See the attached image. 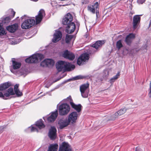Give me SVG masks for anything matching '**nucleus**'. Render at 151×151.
<instances>
[{
  "label": "nucleus",
  "mask_w": 151,
  "mask_h": 151,
  "mask_svg": "<svg viewBox=\"0 0 151 151\" xmlns=\"http://www.w3.org/2000/svg\"><path fill=\"white\" fill-rule=\"evenodd\" d=\"M44 58V55L41 54L37 53L32 55L31 56L26 58L25 61L28 63H37L39 60L40 61Z\"/></svg>",
  "instance_id": "f257e3e1"
},
{
  "label": "nucleus",
  "mask_w": 151,
  "mask_h": 151,
  "mask_svg": "<svg viewBox=\"0 0 151 151\" xmlns=\"http://www.w3.org/2000/svg\"><path fill=\"white\" fill-rule=\"evenodd\" d=\"M70 110V106L66 104H63L59 106V113L60 115L63 116L67 115Z\"/></svg>",
  "instance_id": "f03ea898"
},
{
  "label": "nucleus",
  "mask_w": 151,
  "mask_h": 151,
  "mask_svg": "<svg viewBox=\"0 0 151 151\" xmlns=\"http://www.w3.org/2000/svg\"><path fill=\"white\" fill-rule=\"evenodd\" d=\"M99 7V4L98 2H96L93 4L89 5L88 7V10L93 14L95 13V11L96 10V18H99V13L97 9Z\"/></svg>",
  "instance_id": "7ed1b4c3"
},
{
  "label": "nucleus",
  "mask_w": 151,
  "mask_h": 151,
  "mask_svg": "<svg viewBox=\"0 0 151 151\" xmlns=\"http://www.w3.org/2000/svg\"><path fill=\"white\" fill-rule=\"evenodd\" d=\"M35 23V19H26L21 24V27L23 29H27L31 27Z\"/></svg>",
  "instance_id": "20e7f679"
},
{
  "label": "nucleus",
  "mask_w": 151,
  "mask_h": 151,
  "mask_svg": "<svg viewBox=\"0 0 151 151\" xmlns=\"http://www.w3.org/2000/svg\"><path fill=\"white\" fill-rule=\"evenodd\" d=\"M89 58V55L87 53L82 54L78 58L77 60V64L80 65H82L83 62H85Z\"/></svg>",
  "instance_id": "39448f33"
},
{
  "label": "nucleus",
  "mask_w": 151,
  "mask_h": 151,
  "mask_svg": "<svg viewBox=\"0 0 151 151\" xmlns=\"http://www.w3.org/2000/svg\"><path fill=\"white\" fill-rule=\"evenodd\" d=\"M62 56L64 58L68 59L70 60H73L75 58V55L72 52L66 50L63 52Z\"/></svg>",
  "instance_id": "423d86ee"
},
{
  "label": "nucleus",
  "mask_w": 151,
  "mask_h": 151,
  "mask_svg": "<svg viewBox=\"0 0 151 151\" xmlns=\"http://www.w3.org/2000/svg\"><path fill=\"white\" fill-rule=\"evenodd\" d=\"M89 84L87 83L81 85L80 86V91L82 96L83 98H87L88 96V93L86 92L85 91L89 87Z\"/></svg>",
  "instance_id": "0eeeda50"
},
{
  "label": "nucleus",
  "mask_w": 151,
  "mask_h": 151,
  "mask_svg": "<svg viewBox=\"0 0 151 151\" xmlns=\"http://www.w3.org/2000/svg\"><path fill=\"white\" fill-rule=\"evenodd\" d=\"M78 117V114L76 112L74 111L69 114L68 118V121L70 123L73 124L76 122Z\"/></svg>",
  "instance_id": "6e6552de"
},
{
  "label": "nucleus",
  "mask_w": 151,
  "mask_h": 151,
  "mask_svg": "<svg viewBox=\"0 0 151 151\" xmlns=\"http://www.w3.org/2000/svg\"><path fill=\"white\" fill-rule=\"evenodd\" d=\"M58 151H72V148L68 143L64 142L60 145Z\"/></svg>",
  "instance_id": "1a4fd4ad"
},
{
  "label": "nucleus",
  "mask_w": 151,
  "mask_h": 151,
  "mask_svg": "<svg viewBox=\"0 0 151 151\" xmlns=\"http://www.w3.org/2000/svg\"><path fill=\"white\" fill-rule=\"evenodd\" d=\"M48 136L51 140L55 139L57 136V130L54 126L51 127L48 133Z\"/></svg>",
  "instance_id": "9d476101"
},
{
  "label": "nucleus",
  "mask_w": 151,
  "mask_h": 151,
  "mask_svg": "<svg viewBox=\"0 0 151 151\" xmlns=\"http://www.w3.org/2000/svg\"><path fill=\"white\" fill-rule=\"evenodd\" d=\"M11 85L10 83L7 82L0 85V91H2L9 88ZM0 97L4 99V96L2 92L0 91Z\"/></svg>",
  "instance_id": "9b49d317"
},
{
  "label": "nucleus",
  "mask_w": 151,
  "mask_h": 151,
  "mask_svg": "<svg viewBox=\"0 0 151 151\" xmlns=\"http://www.w3.org/2000/svg\"><path fill=\"white\" fill-rule=\"evenodd\" d=\"M62 33L59 30H56L53 35V38L52 39L53 42L56 43L60 40L62 37Z\"/></svg>",
  "instance_id": "f8f14e48"
},
{
  "label": "nucleus",
  "mask_w": 151,
  "mask_h": 151,
  "mask_svg": "<svg viewBox=\"0 0 151 151\" xmlns=\"http://www.w3.org/2000/svg\"><path fill=\"white\" fill-rule=\"evenodd\" d=\"M76 25L73 22H70L66 27L65 32L68 34H71L75 30Z\"/></svg>",
  "instance_id": "ddd939ff"
},
{
  "label": "nucleus",
  "mask_w": 151,
  "mask_h": 151,
  "mask_svg": "<svg viewBox=\"0 0 151 151\" xmlns=\"http://www.w3.org/2000/svg\"><path fill=\"white\" fill-rule=\"evenodd\" d=\"M70 123L68 120L60 119L58 121V125L59 128L60 129H62L68 126Z\"/></svg>",
  "instance_id": "4468645a"
},
{
  "label": "nucleus",
  "mask_w": 151,
  "mask_h": 151,
  "mask_svg": "<svg viewBox=\"0 0 151 151\" xmlns=\"http://www.w3.org/2000/svg\"><path fill=\"white\" fill-rule=\"evenodd\" d=\"M135 38V35L132 33H131L126 36L125 41L128 45H130L133 40Z\"/></svg>",
  "instance_id": "2eb2a0df"
},
{
  "label": "nucleus",
  "mask_w": 151,
  "mask_h": 151,
  "mask_svg": "<svg viewBox=\"0 0 151 151\" xmlns=\"http://www.w3.org/2000/svg\"><path fill=\"white\" fill-rule=\"evenodd\" d=\"M65 62L63 61H59L56 63V68L58 72L64 70Z\"/></svg>",
  "instance_id": "dca6fc26"
},
{
  "label": "nucleus",
  "mask_w": 151,
  "mask_h": 151,
  "mask_svg": "<svg viewBox=\"0 0 151 151\" xmlns=\"http://www.w3.org/2000/svg\"><path fill=\"white\" fill-rule=\"evenodd\" d=\"M75 68L74 65H71L70 63L65 62L64 71H70L72 69H73Z\"/></svg>",
  "instance_id": "f3484780"
},
{
  "label": "nucleus",
  "mask_w": 151,
  "mask_h": 151,
  "mask_svg": "<svg viewBox=\"0 0 151 151\" xmlns=\"http://www.w3.org/2000/svg\"><path fill=\"white\" fill-rule=\"evenodd\" d=\"M18 28V25L17 24L9 26L6 28L7 30L11 33L14 32Z\"/></svg>",
  "instance_id": "a211bd4d"
},
{
  "label": "nucleus",
  "mask_w": 151,
  "mask_h": 151,
  "mask_svg": "<svg viewBox=\"0 0 151 151\" xmlns=\"http://www.w3.org/2000/svg\"><path fill=\"white\" fill-rule=\"evenodd\" d=\"M105 43L104 40H99L96 41L95 43L92 45V47L95 48L96 50Z\"/></svg>",
  "instance_id": "6ab92c4d"
},
{
  "label": "nucleus",
  "mask_w": 151,
  "mask_h": 151,
  "mask_svg": "<svg viewBox=\"0 0 151 151\" xmlns=\"http://www.w3.org/2000/svg\"><path fill=\"white\" fill-rule=\"evenodd\" d=\"M126 111V110L125 109L123 108V109H120L117 112H116L114 114L113 116H114L113 117H114V118L111 119V120H114L116 117L122 115Z\"/></svg>",
  "instance_id": "aec40b11"
},
{
  "label": "nucleus",
  "mask_w": 151,
  "mask_h": 151,
  "mask_svg": "<svg viewBox=\"0 0 151 151\" xmlns=\"http://www.w3.org/2000/svg\"><path fill=\"white\" fill-rule=\"evenodd\" d=\"M14 95V91L13 89L12 88H9L7 91H6L5 93H4L3 95L4 96H4L6 97H9L11 95Z\"/></svg>",
  "instance_id": "412c9836"
},
{
  "label": "nucleus",
  "mask_w": 151,
  "mask_h": 151,
  "mask_svg": "<svg viewBox=\"0 0 151 151\" xmlns=\"http://www.w3.org/2000/svg\"><path fill=\"white\" fill-rule=\"evenodd\" d=\"M71 106L72 108L76 110L78 112H79L81 111L82 106L81 104L76 105L73 102H71Z\"/></svg>",
  "instance_id": "4be33fe9"
},
{
  "label": "nucleus",
  "mask_w": 151,
  "mask_h": 151,
  "mask_svg": "<svg viewBox=\"0 0 151 151\" xmlns=\"http://www.w3.org/2000/svg\"><path fill=\"white\" fill-rule=\"evenodd\" d=\"M112 10L111 8H109L107 9H106L103 12L104 15L103 16V18L105 19L108 18V17L111 15L110 12Z\"/></svg>",
  "instance_id": "5701e85b"
},
{
  "label": "nucleus",
  "mask_w": 151,
  "mask_h": 151,
  "mask_svg": "<svg viewBox=\"0 0 151 151\" xmlns=\"http://www.w3.org/2000/svg\"><path fill=\"white\" fill-rule=\"evenodd\" d=\"M43 122V121L42 119H40L36 122L35 124L36 126L40 129L43 128L45 127Z\"/></svg>",
  "instance_id": "b1692460"
},
{
  "label": "nucleus",
  "mask_w": 151,
  "mask_h": 151,
  "mask_svg": "<svg viewBox=\"0 0 151 151\" xmlns=\"http://www.w3.org/2000/svg\"><path fill=\"white\" fill-rule=\"evenodd\" d=\"M58 147V145L57 144H51L49 146L48 151H57Z\"/></svg>",
  "instance_id": "393cba45"
},
{
  "label": "nucleus",
  "mask_w": 151,
  "mask_h": 151,
  "mask_svg": "<svg viewBox=\"0 0 151 151\" xmlns=\"http://www.w3.org/2000/svg\"><path fill=\"white\" fill-rule=\"evenodd\" d=\"M45 15L44 10L41 9L39 11L38 15L36 16V19H42L44 18Z\"/></svg>",
  "instance_id": "a878e982"
},
{
  "label": "nucleus",
  "mask_w": 151,
  "mask_h": 151,
  "mask_svg": "<svg viewBox=\"0 0 151 151\" xmlns=\"http://www.w3.org/2000/svg\"><path fill=\"white\" fill-rule=\"evenodd\" d=\"M12 62L13 68L14 70L20 68L21 65V63L14 60H12Z\"/></svg>",
  "instance_id": "bb28decb"
},
{
  "label": "nucleus",
  "mask_w": 151,
  "mask_h": 151,
  "mask_svg": "<svg viewBox=\"0 0 151 151\" xmlns=\"http://www.w3.org/2000/svg\"><path fill=\"white\" fill-rule=\"evenodd\" d=\"M64 18L65 19H73L76 18V16L73 13H68L64 16Z\"/></svg>",
  "instance_id": "cd10ccee"
},
{
  "label": "nucleus",
  "mask_w": 151,
  "mask_h": 151,
  "mask_svg": "<svg viewBox=\"0 0 151 151\" xmlns=\"http://www.w3.org/2000/svg\"><path fill=\"white\" fill-rule=\"evenodd\" d=\"M8 12L9 15L5 19H10L13 18L15 15V12L13 11V9H9L8 11Z\"/></svg>",
  "instance_id": "c85d7f7f"
},
{
  "label": "nucleus",
  "mask_w": 151,
  "mask_h": 151,
  "mask_svg": "<svg viewBox=\"0 0 151 151\" xmlns=\"http://www.w3.org/2000/svg\"><path fill=\"white\" fill-rule=\"evenodd\" d=\"M46 62L47 63V67H50L53 66L55 63V62L53 60L50 59H46Z\"/></svg>",
  "instance_id": "c756f323"
},
{
  "label": "nucleus",
  "mask_w": 151,
  "mask_h": 151,
  "mask_svg": "<svg viewBox=\"0 0 151 151\" xmlns=\"http://www.w3.org/2000/svg\"><path fill=\"white\" fill-rule=\"evenodd\" d=\"M140 19H133V28L134 29H136L140 22Z\"/></svg>",
  "instance_id": "7c9ffc66"
},
{
  "label": "nucleus",
  "mask_w": 151,
  "mask_h": 151,
  "mask_svg": "<svg viewBox=\"0 0 151 151\" xmlns=\"http://www.w3.org/2000/svg\"><path fill=\"white\" fill-rule=\"evenodd\" d=\"M6 34L5 30L1 24H0V36H2Z\"/></svg>",
  "instance_id": "2f4dec72"
},
{
  "label": "nucleus",
  "mask_w": 151,
  "mask_h": 151,
  "mask_svg": "<svg viewBox=\"0 0 151 151\" xmlns=\"http://www.w3.org/2000/svg\"><path fill=\"white\" fill-rule=\"evenodd\" d=\"M73 38V36L70 35H66L65 39V42L67 43H69Z\"/></svg>",
  "instance_id": "473e14b6"
},
{
  "label": "nucleus",
  "mask_w": 151,
  "mask_h": 151,
  "mask_svg": "<svg viewBox=\"0 0 151 151\" xmlns=\"http://www.w3.org/2000/svg\"><path fill=\"white\" fill-rule=\"evenodd\" d=\"M58 111L56 110L55 111L52 112L50 116L52 118H54L55 121L58 116Z\"/></svg>",
  "instance_id": "72a5a7b5"
},
{
  "label": "nucleus",
  "mask_w": 151,
  "mask_h": 151,
  "mask_svg": "<svg viewBox=\"0 0 151 151\" xmlns=\"http://www.w3.org/2000/svg\"><path fill=\"white\" fill-rule=\"evenodd\" d=\"M116 47L118 50L123 47L121 40H119L117 41L116 43Z\"/></svg>",
  "instance_id": "f704fd0d"
},
{
  "label": "nucleus",
  "mask_w": 151,
  "mask_h": 151,
  "mask_svg": "<svg viewBox=\"0 0 151 151\" xmlns=\"http://www.w3.org/2000/svg\"><path fill=\"white\" fill-rule=\"evenodd\" d=\"M120 72H119L117 74L114 76V77L111 78L110 80V82H112L115 81V80L117 79L120 76Z\"/></svg>",
  "instance_id": "c9c22d12"
},
{
  "label": "nucleus",
  "mask_w": 151,
  "mask_h": 151,
  "mask_svg": "<svg viewBox=\"0 0 151 151\" xmlns=\"http://www.w3.org/2000/svg\"><path fill=\"white\" fill-rule=\"evenodd\" d=\"M70 20H69V19H63V21L62 23L64 25H66L68 24L70 22L72 21L73 19H70Z\"/></svg>",
  "instance_id": "e433bc0d"
},
{
  "label": "nucleus",
  "mask_w": 151,
  "mask_h": 151,
  "mask_svg": "<svg viewBox=\"0 0 151 151\" xmlns=\"http://www.w3.org/2000/svg\"><path fill=\"white\" fill-rule=\"evenodd\" d=\"M46 61L45 59L42 62L40 63V65L42 67H47Z\"/></svg>",
  "instance_id": "4c0bfd02"
},
{
  "label": "nucleus",
  "mask_w": 151,
  "mask_h": 151,
  "mask_svg": "<svg viewBox=\"0 0 151 151\" xmlns=\"http://www.w3.org/2000/svg\"><path fill=\"white\" fill-rule=\"evenodd\" d=\"M47 120L49 122H52L55 121L54 118H52L50 115L48 117Z\"/></svg>",
  "instance_id": "58836bf2"
},
{
  "label": "nucleus",
  "mask_w": 151,
  "mask_h": 151,
  "mask_svg": "<svg viewBox=\"0 0 151 151\" xmlns=\"http://www.w3.org/2000/svg\"><path fill=\"white\" fill-rule=\"evenodd\" d=\"M15 93L17 96H20L22 95L23 94L22 92H21L19 90H17V92H15L14 94Z\"/></svg>",
  "instance_id": "ea45409f"
},
{
  "label": "nucleus",
  "mask_w": 151,
  "mask_h": 151,
  "mask_svg": "<svg viewBox=\"0 0 151 151\" xmlns=\"http://www.w3.org/2000/svg\"><path fill=\"white\" fill-rule=\"evenodd\" d=\"M19 86V84H16L14 86V92H17V90H19L18 89Z\"/></svg>",
  "instance_id": "a19ab883"
},
{
  "label": "nucleus",
  "mask_w": 151,
  "mask_h": 151,
  "mask_svg": "<svg viewBox=\"0 0 151 151\" xmlns=\"http://www.w3.org/2000/svg\"><path fill=\"white\" fill-rule=\"evenodd\" d=\"M84 77L81 76H78L74 78V80H77L80 79H83Z\"/></svg>",
  "instance_id": "79ce46f5"
},
{
  "label": "nucleus",
  "mask_w": 151,
  "mask_h": 151,
  "mask_svg": "<svg viewBox=\"0 0 151 151\" xmlns=\"http://www.w3.org/2000/svg\"><path fill=\"white\" fill-rule=\"evenodd\" d=\"M66 101H68L70 102V105H71V103L73 102V100L71 98V96H69L66 99Z\"/></svg>",
  "instance_id": "37998d69"
},
{
  "label": "nucleus",
  "mask_w": 151,
  "mask_h": 151,
  "mask_svg": "<svg viewBox=\"0 0 151 151\" xmlns=\"http://www.w3.org/2000/svg\"><path fill=\"white\" fill-rule=\"evenodd\" d=\"M6 128V126H1L0 127V132H2L4 129Z\"/></svg>",
  "instance_id": "c03bdc74"
},
{
  "label": "nucleus",
  "mask_w": 151,
  "mask_h": 151,
  "mask_svg": "<svg viewBox=\"0 0 151 151\" xmlns=\"http://www.w3.org/2000/svg\"><path fill=\"white\" fill-rule=\"evenodd\" d=\"M149 92L148 95L150 97H151V81H150L149 84Z\"/></svg>",
  "instance_id": "a18cd8bd"
},
{
  "label": "nucleus",
  "mask_w": 151,
  "mask_h": 151,
  "mask_svg": "<svg viewBox=\"0 0 151 151\" xmlns=\"http://www.w3.org/2000/svg\"><path fill=\"white\" fill-rule=\"evenodd\" d=\"M142 15H136L134 16L133 19H140L141 16H142Z\"/></svg>",
  "instance_id": "49530a36"
},
{
  "label": "nucleus",
  "mask_w": 151,
  "mask_h": 151,
  "mask_svg": "<svg viewBox=\"0 0 151 151\" xmlns=\"http://www.w3.org/2000/svg\"><path fill=\"white\" fill-rule=\"evenodd\" d=\"M89 2L88 0H83L82 1V3L83 4H88Z\"/></svg>",
  "instance_id": "de8ad7c7"
},
{
  "label": "nucleus",
  "mask_w": 151,
  "mask_h": 151,
  "mask_svg": "<svg viewBox=\"0 0 151 151\" xmlns=\"http://www.w3.org/2000/svg\"><path fill=\"white\" fill-rule=\"evenodd\" d=\"M145 1V0H137V2L139 4H142Z\"/></svg>",
  "instance_id": "09e8293b"
},
{
  "label": "nucleus",
  "mask_w": 151,
  "mask_h": 151,
  "mask_svg": "<svg viewBox=\"0 0 151 151\" xmlns=\"http://www.w3.org/2000/svg\"><path fill=\"white\" fill-rule=\"evenodd\" d=\"M36 20L35 21V23L36 24H37L40 23L42 19H35Z\"/></svg>",
  "instance_id": "8fccbe9b"
},
{
  "label": "nucleus",
  "mask_w": 151,
  "mask_h": 151,
  "mask_svg": "<svg viewBox=\"0 0 151 151\" xmlns=\"http://www.w3.org/2000/svg\"><path fill=\"white\" fill-rule=\"evenodd\" d=\"M30 18V17H29L27 15H24L23 16H22L21 17V19H26L27 18Z\"/></svg>",
  "instance_id": "3c124183"
},
{
  "label": "nucleus",
  "mask_w": 151,
  "mask_h": 151,
  "mask_svg": "<svg viewBox=\"0 0 151 151\" xmlns=\"http://www.w3.org/2000/svg\"><path fill=\"white\" fill-rule=\"evenodd\" d=\"M135 151H142V149L140 147H137L135 148Z\"/></svg>",
  "instance_id": "603ef678"
},
{
  "label": "nucleus",
  "mask_w": 151,
  "mask_h": 151,
  "mask_svg": "<svg viewBox=\"0 0 151 151\" xmlns=\"http://www.w3.org/2000/svg\"><path fill=\"white\" fill-rule=\"evenodd\" d=\"M37 129L35 127H32L31 128V131L33 132L35 131V130H36Z\"/></svg>",
  "instance_id": "864d4df0"
},
{
  "label": "nucleus",
  "mask_w": 151,
  "mask_h": 151,
  "mask_svg": "<svg viewBox=\"0 0 151 151\" xmlns=\"http://www.w3.org/2000/svg\"><path fill=\"white\" fill-rule=\"evenodd\" d=\"M85 37L86 38H87L88 36V33H87L84 35Z\"/></svg>",
  "instance_id": "5fc2aeb1"
},
{
  "label": "nucleus",
  "mask_w": 151,
  "mask_h": 151,
  "mask_svg": "<svg viewBox=\"0 0 151 151\" xmlns=\"http://www.w3.org/2000/svg\"><path fill=\"white\" fill-rule=\"evenodd\" d=\"M103 77V78L104 79V78H107V76H104V75Z\"/></svg>",
  "instance_id": "6e6d98bb"
},
{
  "label": "nucleus",
  "mask_w": 151,
  "mask_h": 151,
  "mask_svg": "<svg viewBox=\"0 0 151 151\" xmlns=\"http://www.w3.org/2000/svg\"><path fill=\"white\" fill-rule=\"evenodd\" d=\"M151 25V20H150V23H149V27H150V26Z\"/></svg>",
  "instance_id": "4d7b16f0"
},
{
  "label": "nucleus",
  "mask_w": 151,
  "mask_h": 151,
  "mask_svg": "<svg viewBox=\"0 0 151 151\" xmlns=\"http://www.w3.org/2000/svg\"><path fill=\"white\" fill-rule=\"evenodd\" d=\"M38 0H33V1H38Z\"/></svg>",
  "instance_id": "13d9d810"
},
{
  "label": "nucleus",
  "mask_w": 151,
  "mask_h": 151,
  "mask_svg": "<svg viewBox=\"0 0 151 151\" xmlns=\"http://www.w3.org/2000/svg\"><path fill=\"white\" fill-rule=\"evenodd\" d=\"M103 73L105 74H106L105 71H104L103 72Z\"/></svg>",
  "instance_id": "bf43d9fd"
},
{
  "label": "nucleus",
  "mask_w": 151,
  "mask_h": 151,
  "mask_svg": "<svg viewBox=\"0 0 151 151\" xmlns=\"http://www.w3.org/2000/svg\"><path fill=\"white\" fill-rule=\"evenodd\" d=\"M102 80H103L102 79H101V81H102Z\"/></svg>",
  "instance_id": "052dcab7"
},
{
  "label": "nucleus",
  "mask_w": 151,
  "mask_h": 151,
  "mask_svg": "<svg viewBox=\"0 0 151 151\" xmlns=\"http://www.w3.org/2000/svg\"><path fill=\"white\" fill-rule=\"evenodd\" d=\"M107 73H108V75H109V73H108V72H107Z\"/></svg>",
  "instance_id": "680f3d73"
}]
</instances>
